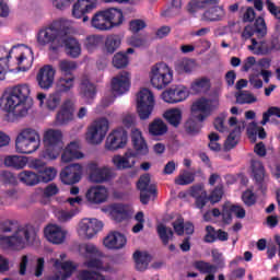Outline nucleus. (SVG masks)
<instances>
[{"instance_id": "39", "label": "nucleus", "mask_w": 280, "mask_h": 280, "mask_svg": "<svg viewBox=\"0 0 280 280\" xmlns=\"http://www.w3.org/2000/svg\"><path fill=\"white\" fill-rule=\"evenodd\" d=\"M163 117L170 126L178 128V126H180V121H183V112L179 108L168 109L163 114Z\"/></svg>"}, {"instance_id": "36", "label": "nucleus", "mask_w": 280, "mask_h": 280, "mask_svg": "<svg viewBox=\"0 0 280 280\" xmlns=\"http://www.w3.org/2000/svg\"><path fill=\"white\" fill-rule=\"evenodd\" d=\"M104 12L109 25H112V28L119 27V25L124 23V12L121 9L112 8L105 10Z\"/></svg>"}, {"instance_id": "57", "label": "nucleus", "mask_w": 280, "mask_h": 280, "mask_svg": "<svg viewBox=\"0 0 280 280\" xmlns=\"http://www.w3.org/2000/svg\"><path fill=\"white\" fill-rule=\"evenodd\" d=\"M60 150H62V145H46L43 158L48 161H56L60 155Z\"/></svg>"}, {"instance_id": "20", "label": "nucleus", "mask_w": 280, "mask_h": 280, "mask_svg": "<svg viewBox=\"0 0 280 280\" xmlns=\"http://www.w3.org/2000/svg\"><path fill=\"white\" fill-rule=\"evenodd\" d=\"M75 104L71 100H66L56 115L57 126H67L69 121H73V112Z\"/></svg>"}, {"instance_id": "51", "label": "nucleus", "mask_w": 280, "mask_h": 280, "mask_svg": "<svg viewBox=\"0 0 280 280\" xmlns=\"http://www.w3.org/2000/svg\"><path fill=\"white\" fill-rule=\"evenodd\" d=\"M61 75H73V71L78 69V62L62 59L58 63Z\"/></svg>"}, {"instance_id": "2", "label": "nucleus", "mask_w": 280, "mask_h": 280, "mask_svg": "<svg viewBox=\"0 0 280 280\" xmlns=\"http://www.w3.org/2000/svg\"><path fill=\"white\" fill-rule=\"evenodd\" d=\"M30 85L20 84L11 88L3 94L2 104L5 113H12L14 117H26L30 113Z\"/></svg>"}, {"instance_id": "4", "label": "nucleus", "mask_w": 280, "mask_h": 280, "mask_svg": "<svg viewBox=\"0 0 280 280\" xmlns=\"http://www.w3.org/2000/svg\"><path fill=\"white\" fill-rule=\"evenodd\" d=\"M131 143L133 145L135 152H126L122 156L115 155L113 158V163L117 170H132L137 163V154L140 156H145L150 150L148 149V143L143 139V135L139 129L131 130Z\"/></svg>"}, {"instance_id": "7", "label": "nucleus", "mask_w": 280, "mask_h": 280, "mask_svg": "<svg viewBox=\"0 0 280 280\" xmlns=\"http://www.w3.org/2000/svg\"><path fill=\"white\" fill-rule=\"evenodd\" d=\"M154 94L148 89H142L137 95V113L141 121L148 120L154 112Z\"/></svg>"}, {"instance_id": "60", "label": "nucleus", "mask_w": 280, "mask_h": 280, "mask_svg": "<svg viewBox=\"0 0 280 280\" xmlns=\"http://www.w3.org/2000/svg\"><path fill=\"white\" fill-rule=\"evenodd\" d=\"M236 104H255L257 97L248 92H238L235 94Z\"/></svg>"}, {"instance_id": "5", "label": "nucleus", "mask_w": 280, "mask_h": 280, "mask_svg": "<svg viewBox=\"0 0 280 280\" xmlns=\"http://www.w3.org/2000/svg\"><path fill=\"white\" fill-rule=\"evenodd\" d=\"M15 148L20 154H33L40 148V135L36 129H22L15 139Z\"/></svg>"}, {"instance_id": "21", "label": "nucleus", "mask_w": 280, "mask_h": 280, "mask_svg": "<svg viewBox=\"0 0 280 280\" xmlns=\"http://www.w3.org/2000/svg\"><path fill=\"white\" fill-rule=\"evenodd\" d=\"M44 235L50 244H65L67 240V231L62 230L60 225L49 224L44 229Z\"/></svg>"}, {"instance_id": "18", "label": "nucleus", "mask_w": 280, "mask_h": 280, "mask_svg": "<svg viewBox=\"0 0 280 280\" xmlns=\"http://www.w3.org/2000/svg\"><path fill=\"white\" fill-rule=\"evenodd\" d=\"M187 97H189V91L183 86L171 88L162 93V100L166 104H178L185 102Z\"/></svg>"}, {"instance_id": "12", "label": "nucleus", "mask_w": 280, "mask_h": 280, "mask_svg": "<svg viewBox=\"0 0 280 280\" xmlns=\"http://www.w3.org/2000/svg\"><path fill=\"white\" fill-rule=\"evenodd\" d=\"M128 91H130V73L122 71L112 79V93L114 97H118Z\"/></svg>"}, {"instance_id": "9", "label": "nucleus", "mask_w": 280, "mask_h": 280, "mask_svg": "<svg viewBox=\"0 0 280 280\" xmlns=\"http://www.w3.org/2000/svg\"><path fill=\"white\" fill-rule=\"evenodd\" d=\"M108 132V119L100 118L95 120L89 128L86 137L90 143L97 145L104 141Z\"/></svg>"}, {"instance_id": "62", "label": "nucleus", "mask_w": 280, "mask_h": 280, "mask_svg": "<svg viewBox=\"0 0 280 280\" xmlns=\"http://www.w3.org/2000/svg\"><path fill=\"white\" fill-rule=\"evenodd\" d=\"M270 117L280 118V107L271 106L262 114V120L260 121L261 126H266L270 121Z\"/></svg>"}, {"instance_id": "45", "label": "nucleus", "mask_w": 280, "mask_h": 280, "mask_svg": "<svg viewBox=\"0 0 280 280\" xmlns=\"http://www.w3.org/2000/svg\"><path fill=\"white\" fill-rule=\"evenodd\" d=\"M206 5H220V0H192L187 5L190 14H196L198 10L205 9Z\"/></svg>"}, {"instance_id": "19", "label": "nucleus", "mask_w": 280, "mask_h": 280, "mask_svg": "<svg viewBox=\"0 0 280 280\" xmlns=\"http://www.w3.org/2000/svg\"><path fill=\"white\" fill-rule=\"evenodd\" d=\"M88 170L90 172V180L92 183H108L110 178H113V171L108 167L97 166V163H90L88 165Z\"/></svg>"}, {"instance_id": "58", "label": "nucleus", "mask_w": 280, "mask_h": 280, "mask_svg": "<svg viewBox=\"0 0 280 280\" xmlns=\"http://www.w3.org/2000/svg\"><path fill=\"white\" fill-rule=\"evenodd\" d=\"M223 197H224V185L219 184L210 192V195L208 196V199H209V202H211V205H218V202H220V200H222Z\"/></svg>"}, {"instance_id": "43", "label": "nucleus", "mask_w": 280, "mask_h": 280, "mask_svg": "<svg viewBox=\"0 0 280 280\" xmlns=\"http://www.w3.org/2000/svg\"><path fill=\"white\" fill-rule=\"evenodd\" d=\"M150 174H144L140 176L137 183V188L139 189V191H148L149 194H153V196H156V184H150Z\"/></svg>"}, {"instance_id": "33", "label": "nucleus", "mask_w": 280, "mask_h": 280, "mask_svg": "<svg viewBox=\"0 0 280 280\" xmlns=\"http://www.w3.org/2000/svg\"><path fill=\"white\" fill-rule=\"evenodd\" d=\"M75 86V74H61L57 80V93H69Z\"/></svg>"}, {"instance_id": "63", "label": "nucleus", "mask_w": 280, "mask_h": 280, "mask_svg": "<svg viewBox=\"0 0 280 280\" xmlns=\"http://www.w3.org/2000/svg\"><path fill=\"white\" fill-rule=\"evenodd\" d=\"M79 279L80 280H106L104 276H102L97 271H89V270H83L79 273Z\"/></svg>"}, {"instance_id": "30", "label": "nucleus", "mask_w": 280, "mask_h": 280, "mask_svg": "<svg viewBox=\"0 0 280 280\" xmlns=\"http://www.w3.org/2000/svg\"><path fill=\"white\" fill-rule=\"evenodd\" d=\"M65 45L66 54L69 58H80L82 56V45L73 37H67L62 39Z\"/></svg>"}, {"instance_id": "44", "label": "nucleus", "mask_w": 280, "mask_h": 280, "mask_svg": "<svg viewBox=\"0 0 280 280\" xmlns=\"http://www.w3.org/2000/svg\"><path fill=\"white\" fill-rule=\"evenodd\" d=\"M18 178L27 187H34L40 183V176L32 171H23L19 174Z\"/></svg>"}, {"instance_id": "38", "label": "nucleus", "mask_w": 280, "mask_h": 280, "mask_svg": "<svg viewBox=\"0 0 280 280\" xmlns=\"http://www.w3.org/2000/svg\"><path fill=\"white\" fill-rule=\"evenodd\" d=\"M92 27L95 30H100L101 32H106V30H112V25L108 22V18H106L105 11H100L94 14L92 18Z\"/></svg>"}, {"instance_id": "41", "label": "nucleus", "mask_w": 280, "mask_h": 280, "mask_svg": "<svg viewBox=\"0 0 280 280\" xmlns=\"http://www.w3.org/2000/svg\"><path fill=\"white\" fill-rule=\"evenodd\" d=\"M4 165L7 167H13V170H23L27 165V158L22 155H8L4 159Z\"/></svg>"}, {"instance_id": "28", "label": "nucleus", "mask_w": 280, "mask_h": 280, "mask_svg": "<svg viewBox=\"0 0 280 280\" xmlns=\"http://www.w3.org/2000/svg\"><path fill=\"white\" fill-rule=\"evenodd\" d=\"M224 260L218 261V265H211L210 262H207L205 260H197L194 264V267L196 270H199L201 275H215L218 270L225 268Z\"/></svg>"}, {"instance_id": "53", "label": "nucleus", "mask_w": 280, "mask_h": 280, "mask_svg": "<svg viewBox=\"0 0 280 280\" xmlns=\"http://www.w3.org/2000/svg\"><path fill=\"white\" fill-rule=\"evenodd\" d=\"M184 130L189 137H196L197 135H200L202 126H200L194 118H189L184 125Z\"/></svg>"}, {"instance_id": "26", "label": "nucleus", "mask_w": 280, "mask_h": 280, "mask_svg": "<svg viewBox=\"0 0 280 280\" xmlns=\"http://www.w3.org/2000/svg\"><path fill=\"white\" fill-rule=\"evenodd\" d=\"M80 229L88 240H93L104 229V223L97 219H85L80 223Z\"/></svg>"}, {"instance_id": "32", "label": "nucleus", "mask_w": 280, "mask_h": 280, "mask_svg": "<svg viewBox=\"0 0 280 280\" xmlns=\"http://www.w3.org/2000/svg\"><path fill=\"white\" fill-rule=\"evenodd\" d=\"M23 47H25L26 51L21 52L20 56L16 58L18 66L20 71H30L34 62V50L25 45H23Z\"/></svg>"}, {"instance_id": "49", "label": "nucleus", "mask_w": 280, "mask_h": 280, "mask_svg": "<svg viewBox=\"0 0 280 280\" xmlns=\"http://www.w3.org/2000/svg\"><path fill=\"white\" fill-rule=\"evenodd\" d=\"M242 136V127H235L225 140L226 150H233L237 143H240V137Z\"/></svg>"}, {"instance_id": "6", "label": "nucleus", "mask_w": 280, "mask_h": 280, "mask_svg": "<svg viewBox=\"0 0 280 280\" xmlns=\"http://www.w3.org/2000/svg\"><path fill=\"white\" fill-rule=\"evenodd\" d=\"M174 73L164 62L156 63L151 68L150 82L154 89L161 91L172 84Z\"/></svg>"}, {"instance_id": "14", "label": "nucleus", "mask_w": 280, "mask_h": 280, "mask_svg": "<svg viewBox=\"0 0 280 280\" xmlns=\"http://www.w3.org/2000/svg\"><path fill=\"white\" fill-rule=\"evenodd\" d=\"M97 8L95 0H78L72 7V16L74 19H83V23L89 21L86 14H91Z\"/></svg>"}, {"instance_id": "29", "label": "nucleus", "mask_w": 280, "mask_h": 280, "mask_svg": "<svg viewBox=\"0 0 280 280\" xmlns=\"http://www.w3.org/2000/svg\"><path fill=\"white\" fill-rule=\"evenodd\" d=\"M135 261V268L138 272H145V269L152 261V256L148 252L136 250L132 255Z\"/></svg>"}, {"instance_id": "47", "label": "nucleus", "mask_w": 280, "mask_h": 280, "mask_svg": "<svg viewBox=\"0 0 280 280\" xmlns=\"http://www.w3.org/2000/svg\"><path fill=\"white\" fill-rule=\"evenodd\" d=\"M121 46V36L118 34L108 35L105 39V51L107 54H115Z\"/></svg>"}, {"instance_id": "55", "label": "nucleus", "mask_w": 280, "mask_h": 280, "mask_svg": "<svg viewBox=\"0 0 280 280\" xmlns=\"http://www.w3.org/2000/svg\"><path fill=\"white\" fill-rule=\"evenodd\" d=\"M182 8H183L182 0H172L171 7H168L167 10L163 12V15L168 16L170 19L174 16H178V14H180Z\"/></svg>"}, {"instance_id": "56", "label": "nucleus", "mask_w": 280, "mask_h": 280, "mask_svg": "<svg viewBox=\"0 0 280 280\" xmlns=\"http://www.w3.org/2000/svg\"><path fill=\"white\" fill-rule=\"evenodd\" d=\"M209 86H211V81L207 77H203L195 80L191 83L190 89L194 93H202V91H205V89H209Z\"/></svg>"}, {"instance_id": "16", "label": "nucleus", "mask_w": 280, "mask_h": 280, "mask_svg": "<svg viewBox=\"0 0 280 280\" xmlns=\"http://www.w3.org/2000/svg\"><path fill=\"white\" fill-rule=\"evenodd\" d=\"M209 5L201 15V21L205 23H220L226 19V10L224 5L207 4Z\"/></svg>"}, {"instance_id": "17", "label": "nucleus", "mask_w": 280, "mask_h": 280, "mask_svg": "<svg viewBox=\"0 0 280 280\" xmlns=\"http://www.w3.org/2000/svg\"><path fill=\"white\" fill-rule=\"evenodd\" d=\"M190 110L197 121H205L211 115V104L209 100L201 97L192 103Z\"/></svg>"}, {"instance_id": "8", "label": "nucleus", "mask_w": 280, "mask_h": 280, "mask_svg": "<svg viewBox=\"0 0 280 280\" xmlns=\"http://www.w3.org/2000/svg\"><path fill=\"white\" fill-rule=\"evenodd\" d=\"M253 36H256L258 40L268 36V25L262 16H258L253 24L246 25L241 34L242 40H249Z\"/></svg>"}, {"instance_id": "13", "label": "nucleus", "mask_w": 280, "mask_h": 280, "mask_svg": "<svg viewBox=\"0 0 280 280\" xmlns=\"http://www.w3.org/2000/svg\"><path fill=\"white\" fill-rule=\"evenodd\" d=\"M233 213L238 220L246 218V210L240 205H233L231 201H225L222 206V222L231 224L233 222Z\"/></svg>"}, {"instance_id": "42", "label": "nucleus", "mask_w": 280, "mask_h": 280, "mask_svg": "<svg viewBox=\"0 0 280 280\" xmlns=\"http://www.w3.org/2000/svg\"><path fill=\"white\" fill-rule=\"evenodd\" d=\"M196 69V61L191 59H180L175 62V71L178 75H183L185 73H191Z\"/></svg>"}, {"instance_id": "25", "label": "nucleus", "mask_w": 280, "mask_h": 280, "mask_svg": "<svg viewBox=\"0 0 280 280\" xmlns=\"http://www.w3.org/2000/svg\"><path fill=\"white\" fill-rule=\"evenodd\" d=\"M37 100L39 102V106H44L47 110H56L60 106V102H62V94L58 91L49 94L48 96L45 93L37 94Z\"/></svg>"}, {"instance_id": "31", "label": "nucleus", "mask_w": 280, "mask_h": 280, "mask_svg": "<svg viewBox=\"0 0 280 280\" xmlns=\"http://www.w3.org/2000/svg\"><path fill=\"white\" fill-rule=\"evenodd\" d=\"M16 49V46H12L10 50L5 47H0V81L5 80L8 69H10V58H12V51Z\"/></svg>"}, {"instance_id": "64", "label": "nucleus", "mask_w": 280, "mask_h": 280, "mask_svg": "<svg viewBox=\"0 0 280 280\" xmlns=\"http://www.w3.org/2000/svg\"><path fill=\"white\" fill-rule=\"evenodd\" d=\"M267 49H269L270 54H276V51H280V39L277 36H271L269 39H265Z\"/></svg>"}, {"instance_id": "59", "label": "nucleus", "mask_w": 280, "mask_h": 280, "mask_svg": "<svg viewBox=\"0 0 280 280\" xmlns=\"http://www.w3.org/2000/svg\"><path fill=\"white\" fill-rule=\"evenodd\" d=\"M128 62H129L128 55L124 52H117L113 57V66L116 69H126V67H128Z\"/></svg>"}, {"instance_id": "27", "label": "nucleus", "mask_w": 280, "mask_h": 280, "mask_svg": "<svg viewBox=\"0 0 280 280\" xmlns=\"http://www.w3.org/2000/svg\"><path fill=\"white\" fill-rule=\"evenodd\" d=\"M75 159H84V153L80 152V144L73 141L70 142L63 150L61 161L62 163H71V161H75Z\"/></svg>"}, {"instance_id": "61", "label": "nucleus", "mask_w": 280, "mask_h": 280, "mask_svg": "<svg viewBox=\"0 0 280 280\" xmlns=\"http://www.w3.org/2000/svg\"><path fill=\"white\" fill-rule=\"evenodd\" d=\"M56 168L54 167H45L40 173H39V180L40 183H51L56 178Z\"/></svg>"}, {"instance_id": "3", "label": "nucleus", "mask_w": 280, "mask_h": 280, "mask_svg": "<svg viewBox=\"0 0 280 280\" xmlns=\"http://www.w3.org/2000/svg\"><path fill=\"white\" fill-rule=\"evenodd\" d=\"M66 34H69V26L67 21L57 20L50 25L39 30L37 34V43L42 47L49 45V51H58L62 47V39Z\"/></svg>"}, {"instance_id": "54", "label": "nucleus", "mask_w": 280, "mask_h": 280, "mask_svg": "<svg viewBox=\"0 0 280 280\" xmlns=\"http://www.w3.org/2000/svg\"><path fill=\"white\" fill-rule=\"evenodd\" d=\"M265 5L269 14H271V16L277 19L278 23L276 24V32H279L280 34V7L275 4L272 0H266Z\"/></svg>"}, {"instance_id": "50", "label": "nucleus", "mask_w": 280, "mask_h": 280, "mask_svg": "<svg viewBox=\"0 0 280 280\" xmlns=\"http://www.w3.org/2000/svg\"><path fill=\"white\" fill-rule=\"evenodd\" d=\"M104 43L102 35H89L84 40V47L88 51H95Z\"/></svg>"}, {"instance_id": "35", "label": "nucleus", "mask_w": 280, "mask_h": 280, "mask_svg": "<svg viewBox=\"0 0 280 280\" xmlns=\"http://www.w3.org/2000/svg\"><path fill=\"white\" fill-rule=\"evenodd\" d=\"M250 168L256 184L264 185V178H266V168L264 167V163L259 160H252Z\"/></svg>"}, {"instance_id": "24", "label": "nucleus", "mask_w": 280, "mask_h": 280, "mask_svg": "<svg viewBox=\"0 0 280 280\" xmlns=\"http://www.w3.org/2000/svg\"><path fill=\"white\" fill-rule=\"evenodd\" d=\"M79 93L86 104H91L97 95V89L95 84L91 83L89 77L83 75L79 85Z\"/></svg>"}, {"instance_id": "34", "label": "nucleus", "mask_w": 280, "mask_h": 280, "mask_svg": "<svg viewBox=\"0 0 280 280\" xmlns=\"http://www.w3.org/2000/svg\"><path fill=\"white\" fill-rule=\"evenodd\" d=\"M252 45L247 46V49L254 54V56H270V48L267 47L266 39L257 40V38H250Z\"/></svg>"}, {"instance_id": "52", "label": "nucleus", "mask_w": 280, "mask_h": 280, "mask_svg": "<svg viewBox=\"0 0 280 280\" xmlns=\"http://www.w3.org/2000/svg\"><path fill=\"white\" fill-rule=\"evenodd\" d=\"M196 180V173L184 171L175 178V185L187 186Z\"/></svg>"}, {"instance_id": "22", "label": "nucleus", "mask_w": 280, "mask_h": 280, "mask_svg": "<svg viewBox=\"0 0 280 280\" xmlns=\"http://www.w3.org/2000/svg\"><path fill=\"white\" fill-rule=\"evenodd\" d=\"M103 244L108 250H121L128 244V240L119 232H112L105 236Z\"/></svg>"}, {"instance_id": "15", "label": "nucleus", "mask_w": 280, "mask_h": 280, "mask_svg": "<svg viewBox=\"0 0 280 280\" xmlns=\"http://www.w3.org/2000/svg\"><path fill=\"white\" fill-rule=\"evenodd\" d=\"M56 78V70L52 66L46 65L42 67L36 75V81L39 89L49 91L54 86V80Z\"/></svg>"}, {"instance_id": "1", "label": "nucleus", "mask_w": 280, "mask_h": 280, "mask_svg": "<svg viewBox=\"0 0 280 280\" xmlns=\"http://www.w3.org/2000/svg\"><path fill=\"white\" fill-rule=\"evenodd\" d=\"M38 240V233L34 225L19 226V222L7 220L0 223V244L5 248L21 250L34 244Z\"/></svg>"}, {"instance_id": "23", "label": "nucleus", "mask_w": 280, "mask_h": 280, "mask_svg": "<svg viewBox=\"0 0 280 280\" xmlns=\"http://www.w3.org/2000/svg\"><path fill=\"white\" fill-rule=\"evenodd\" d=\"M85 197L92 205H102L108 200V189L104 186H92L88 189Z\"/></svg>"}, {"instance_id": "37", "label": "nucleus", "mask_w": 280, "mask_h": 280, "mask_svg": "<svg viewBox=\"0 0 280 280\" xmlns=\"http://www.w3.org/2000/svg\"><path fill=\"white\" fill-rule=\"evenodd\" d=\"M112 217L115 222H124L130 218V209L124 203H116L112 208Z\"/></svg>"}, {"instance_id": "48", "label": "nucleus", "mask_w": 280, "mask_h": 280, "mask_svg": "<svg viewBox=\"0 0 280 280\" xmlns=\"http://www.w3.org/2000/svg\"><path fill=\"white\" fill-rule=\"evenodd\" d=\"M156 233L164 246H167L170 240L174 238V230H172V228H166L163 223L158 224Z\"/></svg>"}, {"instance_id": "11", "label": "nucleus", "mask_w": 280, "mask_h": 280, "mask_svg": "<svg viewBox=\"0 0 280 280\" xmlns=\"http://www.w3.org/2000/svg\"><path fill=\"white\" fill-rule=\"evenodd\" d=\"M83 172L84 167L82 166V164L72 163L61 170V183H63V185H77V183H80V180H82Z\"/></svg>"}, {"instance_id": "10", "label": "nucleus", "mask_w": 280, "mask_h": 280, "mask_svg": "<svg viewBox=\"0 0 280 280\" xmlns=\"http://www.w3.org/2000/svg\"><path fill=\"white\" fill-rule=\"evenodd\" d=\"M128 143V131L124 127H119L110 132L106 139L105 148L109 152H115V150H121L126 148Z\"/></svg>"}, {"instance_id": "40", "label": "nucleus", "mask_w": 280, "mask_h": 280, "mask_svg": "<svg viewBox=\"0 0 280 280\" xmlns=\"http://www.w3.org/2000/svg\"><path fill=\"white\" fill-rule=\"evenodd\" d=\"M45 145H62V132L56 129H49L44 135Z\"/></svg>"}, {"instance_id": "46", "label": "nucleus", "mask_w": 280, "mask_h": 280, "mask_svg": "<svg viewBox=\"0 0 280 280\" xmlns=\"http://www.w3.org/2000/svg\"><path fill=\"white\" fill-rule=\"evenodd\" d=\"M149 132L152 137H163L167 132V125L163 119L156 118L149 125Z\"/></svg>"}]
</instances>
